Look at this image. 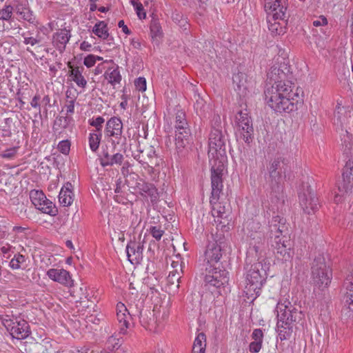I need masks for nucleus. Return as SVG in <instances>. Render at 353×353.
Masks as SVG:
<instances>
[{
    "instance_id": "nucleus-1",
    "label": "nucleus",
    "mask_w": 353,
    "mask_h": 353,
    "mask_svg": "<svg viewBox=\"0 0 353 353\" xmlns=\"http://www.w3.org/2000/svg\"><path fill=\"white\" fill-rule=\"evenodd\" d=\"M299 94L294 92L290 81H281L274 83L265 90L267 104L278 112H290L296 108Z\"/></svg>"
},
{
    "instance_id": "nucleus-2",
    "label": "nucleus",
    "mask_w": 353,
    "mask_h": 353,
    "mask_svg": "<svg viewBox=\"0 0 353 353\" xmlns=\"http://www.w3.org/2000/svg\"><path fill=\"white\" fill-rule=\"evenodd\" d=\"M277 323L276 330L281 341L289 339L293 332L294 323L301 317L299 311L290 301L288 298L279 299L275 309Z\"/></svg>"
},
{
    "instance_id": "nucleus-3",
    "label": "nucleus",
    "mask_w": 353,
    "mask_h": 353,
    "mask_svg": "<svg viewBox=\"0 0 353 353\" xmlns=\"http://www.w3.org/2000/svg\"><path fill=\"white\" fill-rule=\"evenodd\" d=\"M117 318L120 326L121 334H125L130 325V320L132 316H138L141 324L144 326H149L150 322L148 320V314H151L149 310H143V301L141 299L130 301L129 309L122 303L117 305Z\"/></svg>"
},
{
    "instance_id": "nucleus-4",
    "label": "nucleus",
    "mask_w": 353,
    "mask_h": 353,
    "mask_svg": "<svg viewBox=\"0 0 353 353\" xmlns=\"http://www.w3.org/2000/svg\"><path fill=\"white\" fill-rule=\"evenodd\" d=\"M268 268L269 263L265 261H258L247 268L243 293L249 300L252 301L259 296Z\"/></svg>"
},
{
    "instance_id": "nucleus-5",
    "label": "nucleus",
    "mask_w": 353,
    "mask_h": 353,
    "mask_svg": "<svg viewBox=\"0 0 353 353\" xmlns=\"http://www.w3.org/2000/svg\"><path fill=\"white\" fill-rule=\"evenodd\" d=\"M270 236L273 240L272 246L277 254L282 256L284 261L290 260L292 256L291 244L288 238L283 236V233L287 230L285 219L280 216H274L270 222Z\"/></svg>"
},
{
    "instance_id": "nucleus-6",
    "label": "nucleus",
    "mask_w": 353,
    "mask_h": 353,
    "mask_svg": "<svg viewBox=\"0 0 353 353\" xmlns=\"http://www.w3.org/2000/svg\"><path fill=\"white\" fill-rule=\"evenodd\" d=\"M228 282L229 273L224 268H221L220 265L205 267V285L212 292L216 290L219 294H221V289L224 290L228 285Z\"/></svg>"
},
{
    "instance_id": "nucleus-7",
    "label": "nucleus",
    "mask_w": 353,
    "mask_h": 353,
    "mask_svg": "<svg viewBox=\"0 0 353 353\" xmlns=\"http://www.w3.org/2000/svg\"><path fill=\"white\" fill-rule=\"evenodd\" d=\"M208 157L210 163L226 162L227 156L225 143L222 132L219 129H212L208 143Z\"/></svg>"
},
{
    "instance_id": "nucleus-8",
    "label": "nucleus",
    "mask_w": 353,
    "mask_h": 353,
    "mask_svg": "<svg viewBox=\"0 0 353 353\" xmlns=\"http://www.w3.org/2000/svg\"><path fill=\"white\" fill-rule=\"evenodd\" d=\"M312 278L314 283L322 289L327 288L331 282L332 272L321 254H319L312 262Z\"/></svg>"
},
{
    "instance_id": "nucleus-9",
    "label": "nucleus",
    "mask_w": 353,
    "mask_h": 353,
    "mask_svg": "<svg viewBox=\"0 0 353 353\" xmlns=\"http://www.w3.org/2000/svg\"><path fill=\"white\" fill-rule=\"evenodd\" d=\"M236 136L238 139L250 143L253 139L254 128L252 121L248 116L247 110H241L236 115Z\"/></svg>"
},
{
    "instance_id": "nucleus-10",
    "label": "nucleus",
    "mask_w": 353,
    "mask_h": 353,
    "mask_svg": "<svg viewBox=\"0 0 353 353\" xmlns=\"http://www.w3.org/2000/svg\"><path fill=\"white\" fill-rule=\"evenodd\" d=\"M175 145L176 149L181 151L189 143L190 135V128L185 113L179 111L176 114L174 121Z\"/></svg>"
},
{
    "instance_id": "nucleus-11",
    "label": "nucleus",
    "mask_w": 353,
    "mask_h": 353,
    "mask_svg": "<svg viewBox=\"0 0 353 353\" xmlns=\"http://www.w3.org/2000/svg\"><path fill=\"white\" fill-rule=\"evenodd\" d=\"M223 239L219 236H212L211 239L208 241L206 250L204 253L205 267L216 266L219 265V262L222 258V248L223 247Z\"/></svg>"
},
{
    "instance_id": "nucleus-12",
    "label": "nucleus",
    "mask_w": 353,
    "mask_h": 353,
    "mask_svg": "<svg viewBox=\"0 0 353 353\" xmlns=\"http://www.w3.org/2000/svg\"><path fill=\"white\" fill-rule=\"evenodd\" d=\"M299 203L303 212L312 214L319 208L318 198L308 182H303L299 191Z\"/></svg>"
},
{
    "instance_id": "nucleus-13",
    "label": "nucleus",
    "mask_w": 353,
    "mask_h": 353,
    "mask_svg": "<svg viewBox=\"0 0 353 353\" xmlns=\"http://www.w3.org/2000/svg\"><path fill=\"white\" fill-rule=\"evenodd\" d=\"M3 325L13 339L21 341L31 334L28 323L23 319H6Z\"/></svg>"
},
{
    "instance_id": "nucleus-14",
    "label": "nucleus",
    "mask_w": 353,
    "mask_h": 353,
    "mask_svg": "<svg viewBox=\"0 0 353 353\" xmlns=\"http://www.w3.org/2000/svg\"><path fill=\"white\" fill-rule=\"evenodd\" d=\"M225 162L210 163L211 165V196L212 201L219 199L223 190V174L225 170Z\"/></svg>"
},
{
    "instance_id": "nucleus-15",
    "label": "nucleus",
    "mask_w": 353,
    "mask_h": 353,
    "mask_svg": "<svg viewBox=\"0 0 353 353\" xmlns=\"http://www.w3.org/2000/svg\"><path fill=\"white\" fill-rule=\"evenodd\" d=\"M343 187H339V191L341 194H336L334 196V202L336 203L342 202L347 196L353 192V161H348L343 169Z\"/></svg>"
},
{
    "instance_id": "nucleus-16",
    "label": "nucleus",
    "mask_w": 353,
    "mask_h": 353,
    "mask_svg": "<svg viewBox=\"0 0 353 353\" xmlns=\"http://www.w3.org/2000/svg\"><path fill=\"white\" fill-rule=\"evenodd\" d=\"M30 198L32 204L43 213L55 216L57 209L53 203L48 199L41 190H32L30 192Z\"/></svg>"
},
{
    "instance_id": "nucleus-17",
    "label": "nucleus",
    "mask_w": 353,
    "mask_h": 353,
    "mask_svg": "<svg viewBox=\"0 0 353 353\" xmlns=\"http://www.w3.org/2000/svg\"><path fill=\"white\" fill-rule=\"evenodd\" d=\"M48 277L64 287L72 288L74 281L70 272L63 268H50L46 272Z\"/></svg>"
},
{
    "instance_id": "nucleus-18",
    "label": "nucleus",
    "mask_w": 353,
    "mask_h": 353,
    "mask_svg": "<svg viewBox=\"0 0 353 353\" xmlns=\"http://www.w3.org/2000/svg\"><path fill=\"white\" fill-rule=\"evenodd\" d=\"M264 8L268 17H272L274 20L286 21L288 18V1H285V5L282 6L280 1L276 0L274 5L268 8V1L264 0Z\"/></svg>"
},
{
    "instance_id": "nucleus-19",
    "label": "nucleus",
    "mask_w": 353,
    "mask_h": 353,
    "mask_svg": "<svg viewBox=\"0 0 353 353\" xmlns=\"http://www.w3.org/2000/svg\"><path fill=\"white\" fill-rule=\"evenodd\" d=\"M143 245L140 241H130L126 246L127 256L132 264L140 263L143 259Z\"/></svg>"
},
{
    "instance_id": "nucleus-20",
    "label": "nucleus",
    "mask_w": 353,
    "mask_h": 353,
    "mask_svg": "<svg viewBox=\"0 0 353 353\" xmlns=\"http://www.w3.org/2000/svg\"><path fill=\"white\" fill-rule=\"evenodd\" d=\"M234 88L240 97H245L251 88V83L248 81L247 75L243 72L234 74L232 77Z\"/></svg>"
},
{
    "instance_id": "nucleus-21",
    "label": "nucleus",
    "mask_w": 353,
    "mask_h": 353,
    "mask_svg": "<svg viewBox=\"0 0 353 353\" xmlns=\"http://www.w3.org/2000/svg\"><path fill=\"white\" fill-rule=\"evenodd\" d=\"M347 290L344 296L345 310L349 316L353 315V268L350 274L347 276L345 281Z\"/></svg>"
},
{
    "instance_id": "nucleus-22",
    "label": "nucleus",
    "mask_w": 353,
    "mask_h": 353,
    "mask_svg": "<svg viewBox=\"0 0 353 353\" xmlns=\"http://www.w3.org/2000/svg\"><path fill=\"white\" fill-rule=\"evenodd\" d=\"M104 132L106 137L120 139L123 133V123L121 119L117 117H111L106 123Z\"/></svg>"
},
{
    "instance_id": "nucleus-23",
    "label": "nucleus",
    "mask_w": 353,
    "mask_h": 353,
    "mask_svg": "<svg viewBox=\"0 0 353 353\" xmlns=\"http://www.w3.org/2000/svg\"><path fill=\"white\" fill-rule=\"evenodd\" d=\"M71 37L70 30L59 29L52 36V44L60 52H63Z\"/></svg>"
},
{
    "instance_id": "nucleus-24",
    "label": "nucleus",
    "mask_w": 353,
    "mask_h": 353,
    "mask_svg": "<svg viewBox=\"0 0 353 353\" xmlns=\"http://www.w3.org/2000/svg\"><path fill=\"white\" fill-rule=\"evenodd\" d=\"M218 201L219 199H216L213 201L212 197H210V202L212 206V214L214 217L217 219V221H216V222H219L220 224H223V226H225V224L228 223L229 213L225 207L221 203H219Z\"/></svg>"
},
{
    "instance_id": "nucleus-25",
    "label": "nucleus",
    "mask_w": 353,
    "mask_h": 353,
    "mask_svg": "<svg viewBox=\"0 0 353 353\" xmlns=\"http://www.w3.org/2000/svg\"><path fill=\"white\" fill-rule=\"evenodd\" d=\"M136 188L139 194L144 197L150 198L152 202L157 200L159 196L158 191L153 184L140 180L137 183Z\"/></svg>"
},
{
    "instance_id": "nucleus-26",
    "label": "nucleus",
    "mask_w": 353,
    "mask_h": 353,
    "mask_svg": "<svg viewBox=\"0 0 353 353\" xmlns=\"http://www.w3.org/2000/svg\"><path fill=\"white\" fill-rule=\"evenodd\" d=\"M285 164L284 159L277 158L274 159L268 167L270 177L276 184L280 182L281 173Z\"/></svg>"
},
{
    "instance_id": "nucleus-27",
    "label": "nucleus",
    "mask_w": 353,
    "mask_h": 353,
    "mask_svg": "<svg viewBox=\"0 0 353 353\" xmlns=\"http://www.w3.org/2000/svg\"><path fill=\"white\" fill-rule=\"evenodd\" d=\"M261 225L259 222L254 221H248L244 225V229L247 232L248 236L252 240L263 241V234L259 231Z\"/></svg>"
},
{
    "instance_id": "nucleus-28",
    "label": "nucleus",
    "mask_w": 353,
    "mask_h": 353,
    "mask_svg": "<svg viewBox=\"0 0 353 353\" xmlns=\"http://www.w3.org/2000/svg\"><path fill=\"white\" fill-rule=\"evenodd\" d=\"M72 185L70 183H67L60 190L59 194V201L63 206H70L73 202V193L72 192Z\"/></svg>"
},
{
    "instance_id": "nucleus-29",
    "label": "nucleus",
    "mask_w": 353,
    "mask_h": 353,
    "mask_svg": "<svg viewBox=\"0 0 353 353\" xmlns=\"http://www.w3.org/2000/svg\"><path fill=\"white\" fill-rule=\"evenodd\" d=\"M70 70V77L71 79L77 84V85L81 88H85L87 85V81L83 75L84 68L83 67H72Z\"/></svg>"
},
{
    "instance_id": "nucleus-30",
    "label": "nucleus",
    "mask_w": 353,
    "mask_h": 353,
    "mask_svg": "<svg viewBox=\"0 0 353 353\" xmlns=\"http://www.w3.org/2000/svg\"><path fill=\"white\" fill-rule=\"evenodd\" d=\"M261 243L262 241H259V240L257 239H250L249 243V248L247 251V263L248 261L251 263L252 259H257L258 261L259 260V256L261 254Z\"/></svg>"
},
{
    "instance_id": "nucleus-31",
    "label": "nucleus",
    "mask_w": 353,
    "mask_h": 353,
    "mask_svg": "<svg viewBox=\"0 0 353 353\" xmlns=\"http://www.w3.org/2000/svg\"><path fill=\"white\" fill-rule=\"evenodd\" d=\"M123 161V155L121 153H116L110 155L105 153L101 159V165L103 166H112L114 165H121Z\"/></svg>"
},
{
    "instance_id": "nucleus-32",
    "label": "nucleus",
    "mask_w": 353,
    "mask_h": 353,
    "mask_svg": "<svg viewBox=\"0 0 353 353\" xmlns=\"http://www.w3.org/2000/svg\"><path fill=\"white\" fill-rule=\"evenodd\" d=\"M14 8L10 4H4L2 8H0V21H6L11 23L14 21Z\"/></svg>"
},
{
    "instance_id": "nucleus-33",
    "label": "nucleus",
    "mask_w": 353,
    "mask_h": 353,
    "mask_svg": "<svg viewBox=\"0 0 353 353\" xmlns=\"http://www.w3.org/2000/svg\"><path fill=\"white\" fill-rule=\"evenodd\" d=\"M150 36L153 41L158 43L163 37V31L158 19H152L150 26Z\"/></svg>"
},
{
    "instance_id": "nucleus-34",
    "label": "nucleus",
    "mask_w": 353,
    "mask_h": 353,
    "mask_svg": "<svg viewBox=\"0 0 353 353\" xmlns=\"http://www.w3.org/2000/svg\"><path fill=\"white\" fill-rule=\"evenodd\" d=\"M104 77L108 83L112 85L119 83L121 80V76L118 67L108 68L105 71Z\"/></svg>"
},
{
    "instance_id": "nucleus-35",
    "label": "nucleus",
    "mask_w": 353,
    "mask_h": 353,
    "mask_svg": "<svg viewBox=\"0 0 353 353\" xmlns=\"http://www.w3.org/2000/svg\"><path fill=\"white\" fill-rule=\"evenodd\" d=\"M92 32L102 39H106L109 37L107 24L104 21L97 23L93 28Z\"/></svg>"
},
{
    "instance_id": "nucleus-36",
    "label": "nucleus",
    "mask_w": 353,
    "mask_h": 353,
    "mask_svg": "<svg viewBox=\"0 0 353 353\" xmlns=\"http://www.w3.org/2000/svg\"><path fill=\"white\" fill-rule=\"evenodd\" d=\"M70 289V295L76 299V301L82 302L83 299H87V288L83 285L79 288H75L74 286Z\"/></svg>"
},
{
    "instance_id": "nucleus-37",
    "label": "nucleus",
    "mask_w": 353,
    "mask_h": 353,
    "mask_svg": "<svg viewBox=\"0 0 353 353\" xmlns=\"http://www.w3.org/2000/svg\"><path fill=\"white\" fill-rule=\"evenodd\" d=\"M16 13L25 21L33 23L34 20L32 12L28 8L23 6H17L16 7Z\"/></svg>"
},
{
    "instance_id": "nucleus-38",
    "label": "nucleus",
    "mask_w": 353,
    "mask_h": 353,
    "mask_svg": "<svg viewBox=\"0 0 353 353\" xmlns=\"http://www.w3.org/2000/svg\"><path fill=\"white\" fill-rule=\"evenodd\" d=\"M101 132H93L89 134V145L92 151L98 150L101 139Z\"/></svg>"
},
{
    "instance_id": "nucleus-39",
    "label": "nucleus",
    "mask_w": 353,
    "mask_h": 353,
    "mask_svg": "<svg viewBox=\"0 0 353 353\" xmlns=\"http://www.w3.org/2000/svg\"><path fill=\"white\" fill-rule=\"evenodd\" d=\"M347 113V109L344 106H342L341 103H337L334 110V119H336L341 125L345 121Z\"/></svg>"
},
{
    "instance_id": "nucleus-40",
    "label": "nucleus",
    "mask_w": 353,
    "mask_h": 353,
    "mask_svg": "<svg viewBox=\"0 0 353 353\" xmlns=\"http://www.w3.org/2000/svg\"><path fill=\"white\" fill-rule=\"evenodd\" d=\"M122 343V338H118L117 335H112L107 340V348L111 351L118 350L121 347Z\"/></svg>"
},
{
    "instance_id": "nucleus-41",
    "label": "nucleus",
    "mask_w": 353,
    "mask_h": 353,
    "mask_svg": "<svg viewBox=\"0 0 353 353\" xmlns=\"http://www.w3.org/2000/svg\"><path fill=\"white\" fill-rule=\"evenodd\" d=\"M25 262L26 257L23 255L16 254L10 261L9 266L12 270H19Z\"/></svg>"
},
{
    "instance_id": "nucleus-42",
    "label": "nucleus",
    "mask_w": 353,
    "mask_h": 353,
    "mask_svg": "<svg viewBox=\"0 0 353 353\" xmlns=\"http://www.w3.org/2000/svg\"><path fill=\"white\" fill-rule=\"evenodd\" d=\"M146 155L148 159V162L149 163V166L152 168L153 165H159L157 155L156 154L155 149L153 146H149L145 150Z\"/></svg>"
},
{
    "instance_id": "nucleus-43",
    "label": "nucleus",
    "mask_w": 353,
    "mask_h": 353,
    "mask_svg": "<svg viewBox=\"0 0 353 353\" xmlns=\"http://www.w3.org/2000/svg\"><path fill=\"white\" fill-rule=\"evenodd\" d=\"M130 3L134 7L136 14L139 19H144L146 17V12L143 9L142 3L139 0H130Z\"/></svg>"
},
{
    "instance_id": "nucleus-44",
    "label": "nucleus",
    "mask_w": 353,
    "mask_h": 353,
    "mask_svg": "<svg viewBox=\"0 0 353 353\" xmlns=\"http://www.w3.org/2000/svg\"><path fill=\"white\" fill-rule=\"evenodd\" d=\"M0 254L4 257L8 258L15 252V248L8 242H4L3 244H0Z\"/></svg>"
},
{
    "instance_id": "nucleus-45",
    "label": "nucleus",
    "mask_w": 353,
    "mask_h": 353,
    "mask_svg": "<svg viewBox=\"0 0 353 353\" xmlns=\"http://www.w3.org/2000/svg\"><path fill=\"white\" fill-rule=\"evenodd\" d=\"M6 240L14 242L15 237L11 236V234L8 233V228L6 225H0V244H3Z\"/></svg>"
},
{
    "instance_id": "nucleus-46",
    "label": "nucleus",
    "mask_w": 353,
    "mask_h": 353,
    "mask_svg": "<svg viewBox=\"0 0 353 353\" xmlns=\"http://www.w3.org/2000/svg\"><path fill=\"white\" fill-rule=\"evenodd\" d=\"M284 74L283 71H281L279 68H278L276 66L274 65L272 66L270 71L268 73V78L275 81L274 83L279 81V79L281 78V75Z\"/></svg>"
},
{
    "instance_id": "nucleus-47",
    "label": "nucleus",
    "mask_w": 353,
    "mask_h": 353,
    "mask_svg": "<svg viewBox=\"0 0 353 353\" xmlns=\"http://www.w3.org/2000/svg\"><path fill=\"white\" fill-rule=\"evenodd\" d=\"M105 120L102 117H97L95 119H90L89 124L93 127L96 128V132H101L102 129V124L104 123Z\"/></svg>"
},
{
    "instance_id": "nucleus-48",
    "label": "nucleus",
    "mask_w": 353,
    "mask_h": 353,
    "mask_svg": "<svg viewBox=\"0 0 353 353\" xmlns=\"http://www.w3.org/2000/svg\"><path fill=\"white\" fill-rule=\"evenodd\" d=\"M193 345L203 348L206 347V336L204 333H199L194 339Z\"/></svg>"
},
{
    "instance_id": "nucleus-49",
    "label": "nucleus",
    "mask_w": 353,
    "mask_h": 353,
    "mask_svg": "<svg viewBox=\"0 0 353 353\" xmlns=\"http://www.w3.org/2000/svg\"><path fill=\"white\" fill-rule=\"evenodd\" d=\"M268 28L272 33L280 34L283 32L282 28L279 23H278V22L271 23L270 17H268Z\"/></svg>"
},
{
    "instance_id": "nucleus-50",
    "label": "nucleus",
    "mask_w": 353,
    "mask_h": 353,
    "mask_svg": "<svg viewBox=\"0 0 353 353\" xmlns=\"http://www.w3.org/2000/svg\"><path fill=\"white\" fill-rule=\"evenodd\" d=\"M150 231L152 236L157 241H159L164 234L163 230L156 226H152L150 229Z\"/></svg>"
},
{
    "instance_id": "nucleus-51",
    "label": "nucleus",
    "mask_w": 353,
    "mask_h": 353,
    "mask_svg": "<svg viewBox=\"0 0 353 353\" xmlns=\"http://www.w3.org/2000/svg\"><path fill=\"white\" fill-rule=\"evenodd\" d=\"M134 85L139 91L144 92L146 90V80L144 77H139L134 81Z\"/></svg>"
},
{
    "instance_id": "nucleus-52",
    "label": "nucleus",
    "mask_w": 353,
    "mask_h": 353,
    "mask_svg": "<svg viewBox=\"0 0 353 353\" xmlns=\"http://www.w3.org/2000/svg\"><path fill=\"white\" fill-rule=\"evenodd\" d=\"M70 121V119L68 117H59L55 121L54 125H59L60 127L65 128L68 125Z\"/></svg>"
},
{
    "instance_id": "nucleus-53",
    "label": "nucleus",
    "mask_w": 353,
    "mask_h": 353,
    "mask_svg": "<svg viewBox=\"0 0 353 353\" xmlns=\"http://www.w3.org/2000/svg\"><path fill=\"white\" fill-rule=\"evenodd\" d=\"M59 150L63 153V154H68L70 151V142L68 140L65 141H61L59 142L58 145Z\"/></svg>"
},
{
    "instance_id": "nucleus-54",
    "label": "nucleus",
    "mask_w": 353,
    "mask_h": 353,
    "mask_svg": "<svg viewBox=\"0 0 353 353\" xmlns=\"http://www.w3.org/2000/svg\"><path fill=\"white\" fill-rule=\"evenodd\" d=\"M96 63L94 54H88L84 58L83 64L88 68H92Z\"/></svg>"
},
{
    "instance_id": "nucleus-55",
    "label": "nucleus",
    "mask_w": 353,
    "mask_h": 353,
    "mask_svg": "<svg viewBox=\"0 0 353 353\" xmlns=\"http://www.w3.org/2000/svg\"><path fill=\"white\" fill-rule=\"evenodd\" d=\"M262 347V342L252 341L250 343L249 350L252 353L259 352Z\"/></svg>"
},
{
    "instance_id": "nucleus-56",
    "label": "nucleus",
    "mask_w": 353,
    "mask_h": 353,
    "mask_svg": "<svg viewBox=\"0 0 353 353\" xmlns=\"http://www.w3.org/2000/svg\"><path fill=\"white\" fill-rule=\"evenodd\" d=\"M263 334L261 329L254 330L252 334V338L254 339V341L263 342Z\"/></svg>"
},
{
    "instance_id": "nucleus-57",
    "label": "nucleus",
    "mask_w": 353,
    "mask_h": 353,
    "mask_svg": "<svg viewBox=\"0 0 353 353\" xmlns=\"http://www.w3.org/2000/svg\"><path fill=\"white\" fill-rule=\"evenodd\" d=\"M74 101L75 99H72L68 101L65 104V108L66 109V114H72L74 112Z\"/></svg>"
},
{
    "instance_id": "nucleus-58",
    "label": "nucleus",
    "mask_w": 353,
    "mask_h": 353,
    "mask_svg": "<svg viewBox=\"0 0 353 353\" xmlns=\"http://www.w3.org/2000/svg\"><path fill=\"white\" fill-rule=\"evenodd\" d=\"M17 153L16 148H10L3 152L1 156L3 158L10 159L13 157Z\"/></svg>"
},
{
    "instance_id": "nucleus-59",
    "label": "nucleus",
    "mask_w": 353,
    "mask_h": 353,
    "mask_svg": "<svg viewBox=\"0 0 353 353\" xmlns=\"http://www.w3.org/2000/svg\"><path fill=\"white\" fill-rule=\"evenodd\" d=\"M23 43L26 45H30V46H33L39 42V40L36 38H34L32 37H26L24 35H23Z\"/></svg>"
},
{
    "instance_id": "nucleus-60",
    "label": "nucleus",
    "mask_w": 353,
    "mask_h": 353,
    "mask_svg": "<svg viewBox=\"0 0 353 353\" xmlns=\"http://www.w3.org/2000/svg\"><path fill=\"white\" fill-rule=\"evenodd\" d=\"M327 23V19L324 17H320L319 19L314 20L312 24L315 27H319L326 25Z\"/></svg>"
},
{
    "instance_id": "nucleus-61",
    "label": "nucleus",
    "mask_w": 353,
    "mask_h": 353,
    "mask_svg": "<svg viewBox=\"0 0 353 353\" xmlns=\"http://www.w3.org/2000/svg\"><path fill=\"white\" fill-rule=\"evenodd\" d=\"M40 100V96L37 94L35 95L31 102H30V105L32 108H37L39 110V112L41 111V107H40V104L39 103V101Z\"/></svg>"
},
{
    "instance_id": "nucleus-62",
    "label": "nucleus",
    "mask_w": 353,
    "mask_h": 353,
    "mask_svg": "<svg viewBox=\"0 0 353 353\" xmlns=\"http://www.w3.org/2000/svg\"><path fill=\"white\" fill-rule=\"evenodd\" d=\"M134 159H137L140 163H141L144 168H145L147 166H149V163L145 160L143 154H139L135 155Z\"/></svg>"
},
{
    "instance_id": "nucleus-63",
    "label": "nucleus",
    "mask_w": 353,
    "mask_h": 353,
    "mask_svg": "<svg viewBox=\"0 0 353 353\" xmlns=\"http://www.w3.org/2000/svg\"><path fill=\"white\" fill-rule=\"evenodd\" d=\"M92 48V45L88 41H83L80 44V49L83 51H90Z\"/></svg>"
},
{
    "instance_id": "nucleus-64",
    "label": "nucleus",
    "mask_w": 353,
    "mask_h": 353,
    "mask_svg": "<svg viewBox=\"0 0 353 353\" xmlns=\"http://www.w3.org/2000/svg\"><path fill=\"white\" fill-rule=\"evenodd\" d=\"M118 26H119V28H122V31L125 34H130V30L128 29L127 26L125 25V23H124V21L123 20H121V21H119Z\"/></svg>"
}]
</instances>
